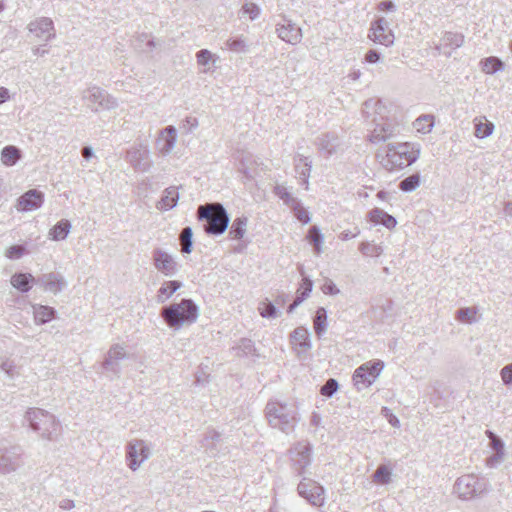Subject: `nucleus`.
<instances>
[{"instance_id": "nucleus-47", "label": "nucleus", "mask_w": 512, "mask_h": 512, "mask_svg": "<svg viewBox=\"0 0 512 512\" xmlns=\"http://www.w3.org/2000/svg\"><path fill=\"white\" fill-rule=\"evenodd\" d=\"M197 63L201 66L207 67L204 72H207L210 67L209 64L215 62L214 55L208 49H201L196 53Z\"/></svg>"}, {"instance_id": "nucleus-43", "label": "nucleus", "mask_w": 512, "mask_h": 512, "mask_svg": "<svg viewBox=\"0 0 512 512\" xmlns=\"http://www.w3.org/2000/svg\"><path fill=\"white\" fill-rule=\"evenodd\" d=\"M420 185V175L418 173L412 174L404 178L399 183L400 190L404 192H412L416 190Z\"/></svg>"}, {"instance_id": "nucleus-36", "label": "nucleus", "mask_w": 512, "mask_h": 512, "mask_svg": "<svg viewBox=\"0 0 512 512\" xmlns=\"http://www.w3.org/2000/svg\"><path fill=\"white\" fill-rule=\"evenodd\" d=\"M307 240L313 246L316 254H320L324 242V236L317 226H312L307 234Z\"/></svg>"}, {"instance_id": "nucleus-44", "label": "nucleus", "mask_w": 512, "mask_h": 512, "mask_svg": "<svg viewBox=\"0 0 512 512\" xmlns=\"http://www.w3.org/2000/svg\"><path fill=\"white\" fill-rule=\"evenodd\" d=\"M192 237H193V231H192L191 227L187 226L182 229L181 234H180V240H181V245H182L181 251L183 253H187V254L191 253L192 245H193Z\"/></svg>"}, {"instance_id": "nucleus-53", "label": "nucleus", "mask_w": 512, "mask_h": 512, "mask_svg": "<svg viewBox=\"0 0 512 512\" xmlns=\"http://www.w3.org/2000/svg\"><path fill=\"white\" fill-rule=\"evenodd\" d=\"M505 451H494V453L486 458V466L489 468H497L505 458Z\"/></svg>"}, {"instance_id": "nucleus-42", "label": "nucleus", "mask_w": 512, "mask_h": 512, "mask_svg": "<svg viewBox=\"0 0 512 512\" xmlns=\"http://www.w3.org/2000/svg\"><path fill=\"white\" fill-rule=\"evenodd\" d=\"M313 282L310 279H303L301 288L299 289L298 296L296 297L293 304H290V313L296 308L301 302H303L312 291Z\"/></svg>"}, {"instance_id": "nucleus-2", "label": "nucleus", "mask_w": 512, "mask_h": 512, "mask_svg": "<svg viewBox=\"0 0 512 512\" xmlns=\"http://www.w3.org/2000/svg\"><path fill=\"white\" fill-rule=\"evenodd\" d=\"M419 156L420 144L411 142L389 143L376 153V158L388 171L408 167L416 162Z\"/></svg>"}, {"instance_id": "nucleus-48", "label": "nucleus", "mask_w": 512, "mask_h": 512, "mask_svg": "<svg viewBox=\"0 0 512 512\" xmlns=\"http://www.w3.org/2000/svg\"><path fill=\"white\" fill-rule=\"evenodd\" d=\"M339 384L336 379L329 378L320 388L321 395L331 398L338 390Z\"/></svg>"}, {"instance_id": "nucleus-19", "label": "nucleus", "mask_w": 512, "mask_h": 512, "mask_svg": "<svg viewBox=\"0 0 512 512\" xmlns=\"http://www.w3.org/2000/svg\"><path fill=\"white\" fill-rule=\"evenodd\" d=\"M177 141V131L172 125H169L159 132L156 139V149L162 155H168L174 149Z\"/></svg>"}, {"instance_id": "nucleus-35", "label": "nucleus", "mask_w": 512, "mask_h": 512, "mask_svg": "<svg viewBox=\"0 0 512 512\" xmlns=\"http://www.w3.org/2000/svg\"><path fill=\"white\" fill-rule=\"evenodd\" d=\"M314 330L317 336L320 338L327 329V311L323 307H319L316 310L313 318Z\"/></svg>"}, {"instance_id": "nucleus-52", "label": "nucleus", "mask_w": 512, "mask_h": 512, "mask_svg": "<svg viewBox=\"0 0 512 512\" xmlns=\"http://www.w3.org/2000/svg\"><path fill=\"white\" fill-rule=\"evenodd\" d=\"M475 315H476V311L473 308H469V307L460 308L457 311V319L462 322H466V323L474 322Z\"/></svg>"}, {"instance_id": "nucleus-30", "label": "nucleus", "mask_w": 512, "mask_h": 512, "mask_svg": "<svg viewBox=\"0 0 512 512\" xmlns=\"http://www.w3.org/2000/svg\"><path fill=\"white\" fill-rule=\"evenodd\" d=\"M290 210L293 212L295 218L303 225L311 221L310 212L302 205V203L290 194Z\"/></svg>"}, {"instance_id": "nucleus-22", "label": "nucleus", "mask_w": 512, "mask_h": 512, "mask_svg": "<svg viewBox=\"0 0 512 512\" xmlns=\"http://www.w3.org/2000/svg\"><path fill=\"white\" fill-rule=\"evenodd\" d=\"M312 160L309 157L298 155L294 158L295 178L298 183L308 189Z\"/></svg>"}, {"instance_id": "nucleus-6", "label": "nucleus", "mask_w": 512, "mask_h": 512, "mask_svg": "<svg viewBox=\"0 0 512 512\" xmlns=\"http://www.w3.org/2000/svg\"><path fill=\"white\" fill-rule=\"evenodd\" d=\"M488 491V481L474 474L459 477L454 484V492L462 500H471Z\"/></svg>"}, {"instance_id": "nucleus-5", "label": "nucleus", "mask_w": 512, "mask_h": 512, "mask_svg": "<svg viewBox=\"0 0 512 512\" xmlns=\"http://www.w3.org/2000/svg\"><path fill=\"white\" fill-rule=\"evenodd\" d=\"M25 420L43 439L52 441L59 434L60 423L52 413L44 409L29 408L25 413Z\"/></svg>"}, {"instance_id": "nucleus-20", "label": "nucleus", "mask_w": 512, "mask_h": 512, "mask_svg": "<svg viewBox=\"0 0 512 512\" xmlns=\"http://www.w3.org/2000/svg\"><path fill=\"white\" fill-rule=\"evenodd\" d=\"M128 355L125 351L124 346L121 344H114L110 347L107 355L102 363V367L105 370L113 372L115 375H120V367L118 364L119 360L127 358Z\"/></svg>"}, {"instance_id": "nucleus-10", "label": "nucleus", "mask_w": 512, "mask_h": 512, "mask_svg": "<svg viewBox=\"0 0 512 512\" xmlns=\"http://www.w3.org/2000/svg\"><path fill=\"white\" fill-rule=\"evenodd\" d=\"M312 446L308 441H300L290 449V462L299 476L306 473L312 461Z\"/></svg>"}, {"instance_id": "nucleus-64", "label": "nucleus", "mask_w": 512, "mask_h": 512, "mask_svg": "<svg viewBox=\"0 0 512 512\" xmlns=\"http://www.w3.org/2000/svg\"><path fill=\"white\" fill-rule=\"evenodd\" d=\"M59 507L63 510H71L75 507V502L71 499H63L60 501Z\"/></svg>"}, {"instance_id": "nucleus-50", "label": "nucleus", "mask_w": 512, "mask_h": 512, "mask_svg": "<svg viewBox=\"0 0 512 512\" xmlns=\"http://www.w3.org/2000/svg\"><path fill=\"white\" fill-rule=\"evenodd\" d=\"M260 315L264 318H275L278 316V310L270 302H262L258 308Z\"/></svg>"}, {"instance_id": "nucleus-57", "label": "nucleus", "mask_w": 512, "mask_h": 512, "mask_svg": "<svg viewBox=\"0 0 512 512\" xmlns=\"http://www.w3.org/2000/svg\"><path fill=\"white\" fill-rule=\"evenodd\" d=\"M1 370L6 373L10 378H13L16 374V366L13 361L5 360L1 364Z\"/></svg>"}, {"instance_id": "nucleus-16", "label": "nucleus", "mask_w": 512, "mask_h": 512, "mask_svg": "<svg viewBox=\"0 0 512 512\" xmlns=\"http://www.w3.org/2000/svg\"><path fill=\"white\" fill-rule=\"evenodd\" d=\"M369 38L379 44L390 46L394 42V34L389 29L388 21L381 17L371 23Z\"/></svg>"}, {"instance_id": "nucleus-17", "label": "nucleus", "mask_w": 512, "mask_h": 512, "mask_svg": "<svg viewBox=\"0 0 512 512\" xmlns=\"http://www.w3.org/2000/svg\"><path fill=\"white\" fill-rule=\"evenodd\" d=\"M27 29L30 33L34 34L36 38L45 42L53 39L56 35L54 23L52 19L48 17H39L31 21Z\"/></svg>"}, {"instance_id": "nucleus-55", "label": "nucleus", "mask_w": 512, "mask_h": 512, "mask_svg": "<svg viewBox=\"0 0 512 512\" xmlns=\"http://www.w3.org/2000/svg\"><path fill=\"white\" fill-rule=\"evenodd\" d=\"M25 252V248L22 245H13L10 246L6 252L5 256L9 259H19Z\"/></svg>"}, {"instance_id": "nucleus-29", "label": "nucleus", "mask_w": 512, "mask_h": 512, "mask_svg": "<svg viewBox=\"0 0 512 512\" xmlns=\"http://www.w3.org/2000/svg\"><path fill=\"white\" fill-rule=\"evenodd\" d=\"M32 308L34 321L38 325L50 322L52 319H54L56 314V310L50 306L34 304L32 305Z\"/></svg>"}, {"instance_id": "nucleus-8", "label": "nucleus", "mask_w": 512, "mask_h": 512, "mask_svg": "<svg viewBox=\"0 0 512 512\" xmlns=\"http://www.w3.org/2000/svg\"><path fill=\"white\" fill-rule=\"evenodd\" d=\"M82 100L94 112L112 110L118 106L117 99L98 86L85 89L82 92Z\"/></svg>"}, {"instance_id": "nucleus-13", "label": "nucleus", "mask_w": 512, "mask_h": 512, "mask_svg": "<svg viewBox=\"0 0 512 512\" xmlns=\"http://www.w3.org/2000/svg\"><path fill=\"white\" fill-rule=\"evenodd\" d=\"M266 416L272 428L286 432L288 427V410L285 404L277 401L268 402L266 405Z\"/></svg>"}, {"instance_id": "nucleus-25", "label": "nucleus", "mask_w": 512, "mask_h": 512, "mask_svg": "<svg viewBox=\"0 0 512 512\" xmlns=\"http://www.w3.org/2000/svg\"><path fill=\"white\" fill-rule=\"evenodd\" d=\"M319 150L326 156L334 154L340 145L338 136L334 132L325 133L318 137Z\"/></svg>"}, {"instance_id": "nucleus-3", "label": "nucleus", "mask_w": 512, "mask_h": 512, "mask_svg": "<svg viewBox=\"0 0 512 512\" xmlns=\"http://www.w3.org/2000/svg\"><path fill=\"white\" fill-rule=\"evenodd\" d=\"M160 315L169 328L179 330L197 321L199 308L192 299H182L179 303L162 307Z\"/></svg>"}, {"instance_id": "nucleus-51", "label": "nucleus", "mask_w": 512, "mask_h": 512, "mask_svg": "<svg viewBox=\"0 0 512 512\" xmlns=\"http://www.w3.org/2000/svg\"><path fill=\"white\" fill-rule=\"evenodd\" d=\"M360 251L362 254L370 257H378L382 254L383 249L381 246L373 245L370 243H361L360 245Z\"/></svg>"}, {"instance_id": "nucleus-63", "label": "nucleus", "mask_w": 512, "mask_h": 512, "mask_svg": "<svg viewBox=\"0 0 512 512\" xmlns=\"http://www.w3.org/2000/svg\"><path fill=\"white\" fill-rule=\"evenodd\" d=\"M378 10L384 11V12L395 11L396 10V5L392 1H390V0L381 1L378 4Z\"/></svg>"}, {"instance_id": "nucleus-40", "label": "nucleus", "mask_w": 512, "mask_h": 512, "mask_svg": "<svg viewBox=\"0 0 512 512\" xmlns=\"http://www.w3.org/2000/svg\"><path fill=\"white\" fill-rule=\"evenodd\" d=\"M434 126V116L430 114H424L419 116L415 122L414 127L418 132L429 133Z\"/></svg>"}, {"instance_id": "nucleus-37", "label": "nucleus", "mask_w": 512, "mask_h": 512, "mask_svg": "<svg viewBox=\"0 0 512 512\" xmlns=\"http://www.w3.org/2000/svg\"><path fill=\"white\" fill-rule=\"evenodd\" d=\"M20 156V150L12 145L4 147L1 152V160L6 166L14 165L20 159Z\"/></svg>"}, {"instance_id": "nucleus-9", "label": "nucleus", "mask_w": 512, "mask_h": 512, "mask_svg": "<svg viewBox=\"0 0 512 512\" xmlns=\"http://www.w3.org/2000/svg\"><path fill=\"white\" fill-rule=\"evenodd\" d=\"M383 368L384 363L380 360L362 364L353 374L354 385L358 390L368 388L375 382Z\"/></svg>"}, {"instance_id": "nucleus-49", "label": "nucleus", "mask_w": 512, "mask_h": 512, "mask_svg": "<svg viewBox=\"0 0 512 512\" xmlns=\"http://www.w3.org/2000/svg\"><path fill=\"white\" fill-rule=\"evenodd\" d=\"M486 436L489 438V447L493 451H505L504 441L491 430H486Z\"/></svg>"}, {"instance_id": "nucleus-41", "label": "nucleus", "mask_w": 512, "mask_h": 512, "mask_svg": "<svg viewBox=\"0 0 512 512\" xmlns=\"http://www.w3.org/2000/svg\"><path fill=\"white\" fill-rule=\"evenodd\" d=\"M220 433L215 430H208L202 440V447L209 451L211 455H215V443L220 440Z\"/></svg>"}, {"instance_id": "nucleus-1", "label": "nucleus", "mask_w": 512, "mask_h": 512, "mask_svg": "<svg viewBox=\"0 0 512 512\" xmlns=\"http://www.w3.org/2000/svg\"><path fill=\"white\" fill-rule=\"evenodd\" d=\"M385 107L379 99H368L363 103V114L365 118L372 116L373 129L369 135V140L373 144H378L390 140L400 134L402 125L394 118L383 114Z\"/></svg>"}, {"instance_id": "nucleus-7", "label": "nucleus", "mask_w": 512, "mask_h": 512, "mask_svg": "<svg viewBox=\"0 0 512 512\" xmlns=\"http://www.w3.org/2000/svg\"><path fill=\"white\" fill-rule=\"evenodd\" d=\"M151 456L152 445L146 440L133 438L125 445V461L127 467L133 472L137 471Z\"/></svg>"}, {"instance_id": "nucleus-18", "label": "nucleus", "mask_w": 512, "mask_h": 512, "mask_svg": "<svg viewBox=\"0 0 512 512\" xmlns=\"http://www.w3.org/2000/svg\"><path fill=\"white\" fill-rule=\"evenodd\" d=\"M44 193L37 189H30L17 199L15 208L18 212H29L42 206Z\"/></svg>"}, {"instance_id": "nucleus-28", "label": "nucleus", "mask_w": 512, "mask_h": 512, "mask_svg": "<svg viewBox=\"0 0 512 512\" xmlns=\"http://www.w3.org/2000/svg\"><path fill=\"white\" fill-rule=\"evenodd\" d=\"M179 200L177 187L171 186L164 190L161 199L157 203L159 210L167 211L174 208Z\"/></svg>"}, {"instance_id": "nucleus-32", "label": "nucleus", "mask_w": 512, "mask_h": 512, "mask_svg": "<svg viewBox=\"0 0 512 512\" xmlns=\"http://www.w3.org/2000/svg\"><path fill=\"white\" fill-rule=\"evenodd\" d=\"M181 286L182 283L176 280L164 282L158 290L157 302H166Z\"/></svg>"}, {"instance_id": "nucleus-27", "label": "nucleus", "mask_w": 512, "mask_h": 512, "mask_svg": "<svg viewBox=\"0 0 512 512\" xmlns=\"http://www.w3.org/2000/svg\"><path fill=\"white\" fill-rule=\"evenodd\" d=\"M10 283L18 291L26 293L37 283V279L30 273L17 272L11 276Z\"/></svg>"}, {"instance_id": "nucleus-15", "label": "nucleus", "mask_w": 512, "mask_h": 512, "mask_svg": "<svg viewBox=\"0 0 512 512\" xmlns=\"http://www.w3.org/2000/svg\"><path fill=\"white\" fill-rule=\"evenodd\" d=\"M153 264L157 271L167 277H173L178 272V264L174 258L164 250L156 248L152 252Z\"/></svg>"}, {"instance_id": "nucleus-31", "label": "nucleus", "mask_w": 512, "mask_h": 512, "mask_svg": "<svg viewBox=\"0 0 512 512\" xmlns=\"http://www.w3.org/2000/svg\"><path fill=\"white\" fill-rule=\"evenodd\" d=\"M71 230V223L67 219H62L57 222L54 227L49 231L50 239L54 241H60L67 238Z\"/></svg>"}, {"instance_id": "nucleus-59", "label": "nucleus", "mask_w": 512, "mask_h": 512, "mask_svg": "<svg viewBox=\"0 0 512 512\" xmlns=\"http://www.w3.org/2000/svg\"><path fill=\"white\" fill-rule=\"evenodd\" d=\"M301 37H302L301 29L299 27H294L290 23V44L291 45L297 44L298 42H300Z\"/></svg>"}, {"instance_id": "nucleus-23", "label": "nucleus", "mask_w": 512, "mask_h": 512, "mask_svg": "<svg viewBox=\"0 0 512 512\" xmlns=\"http://www.w3.org/2000/svg\"><path fill=\"white\" fill-rule=\"evenodd\" d=\"M37 284H39L45 291H49L54 294L59 293L66 286L64 278L56 272L41 275L37 278Z\"/></svg>"}, {"instance_id": "nucleus-24", "label": "nucleus", "mask_w": 512, "mask_h": 512, "mask_svg": "<svg viewBox=\"0 0 512 512\" xmlns=\"http://www.w3.org/2000/svg\"><path fill=\"white\" fill-rule=\"evenodd\" d=\"M290 342L294 345L293 349L298 356H301L302 353H306L312 346L310 333L308 329L304 327H298L290 334Z\"/></svg>"}, {"instance_id": "nucleus-61", "label": "nucleus", "mask_w": 512, "mask_h": 512, "mask_svg": "<svg viewBox=\"0 0 512 512\" xmlns=\"http://www.w3.org/2000/svg\"><path fill=\"white\" fill-rule=\"evenodd\" d=\"M365 60L368 63H378L381 60V53L377 50L371 49L365 54Z\"/></svg>"}, {"instance_id": "nucleus-33", "label": "nucleus", "mask_w": 512, "mask_h": 512, "mask_svg": "<svg viewBox=\"0 0 512 512\" xmlns=\"http://www.w3.org/2000/svg\"><path fill=\"white\" fill-rule=\"evenodd\" d=\"M481 69L486 74H494L503 71L505 68L504 62L495 56H490L483 59L481 62Z\"/></svg>"}, {"instance_id": "nucleus-21", "label": "nucleus", "mask_w": 512, "mask_h": 512, "mask_svg": "<svg viewBox=\"0 0 512 512\" xmlns=\"http://www.w3.org/2000/svg\"><path fill=\"white\" fill-rule=\"evenodd\" d=\"M464 43V35L458 32H445L441 37L438 45L435 49L444 54L445 56H451V51L461 47Z\"/></svg>"}, {"instance_id": "nucleus-62", "label": "nucleus", "mask_w": 512, "mask_h": 512, "mask_svg": "<svg viewBox=\"0 0 512 512\" xmlns=\"http://www.w3.org/2000/svg\"><path fill=\"white\" fill-rule=\"evenodd\" d=\"M275 194L279 196L284 202V204H288V188L284 185H277L275 187Z\"/></svg>"}, {"instance_id": "nucleus-4", "label": "nucleus", "mask_w": 512, "mask_h": 512, "mask_svg": "<svg viewBox=\"0 0 512 512\" xmlns=\"http://www.w3.org/2000/svg\"><path fill=\"white\" fill-rule=\"evenodd\" d=\"M199 221H205L204 231L210 235H221L228 228L230 217L221 203L200 205L197 209Z\"/></svg>"}, {"instance_id": "nucleus-38", "label": "nucleus", "mask_w": 512, "mask_h": 512, "mask_svg": "<svg viewBox=\"0 0 512 512\" xmlns=\"http://www.w3.org/2000/svg\"><path fill=\"white\" fill-rule=\"evenodd\" d=\"M474 128H475V132H474V135L479 138V139H484L488 136H490L493 131H494V124L490 121H482V120H478V119H475L474 121Z\"/></svg>"}, {"instance_id": "nucleus-46", "label": "nucleus", "mask_w": 512, "mask_h": 512, "mask_svg": "<svg viewBox=\"0 0 512 512\" xmlns=\"http://www.w3.org/2000/svg\"><path fill=\"white\" fill-rule=\"evenodd\" d=\"M226 46L235 53H245L248 51V45L242 37L229 38L226 41Z\"/></svg>"}, {"instance_id": "nucleus-34", "label": "nucleus", "mask_w": 512, "mask_h": 512, "mask_svg": "<svg viewBox=\"0 0 512 512\" xmlns=\"http://www.w3.org/2000/svg\"><path fill=\"white\" fill-rule=\"evenodd\" d=\"M248 224L247 217H238L233 222L229 229V236L232 239L239 240L242 239L246 233V228Z\"/></svg>"}, {"instance_id": "nucleus-45", "label": "nucleus", "mask_w": 512, "mask_h": 512, "mask_svg": "<svg viewBox=\"0 0 512 512\" xmlns=\"http://www.w3.org/2000/svg\"><path fill=\"white\" fill-rule=\"evenodd\" d=\"M233 349L236 350V354L239 356L252 355L256 351L253 341L247 338H242Z\"/></svg>"}, {"instance_id": "nucleus-11", "label": "nucleus", "mask_w": 512, "mask_h": 512, "mask_svg": "<svg viewBox=\"0 0 512 512\" xmlns=\"http://www.w3.org/2000/svg\"><path fill=\"white\" fill-rule=\"evenodd\" d=\"M299 496L306 499L311 505L320 507L324 504V488L318 482L303 477L297 486Z\"/></svg>"}, {"instance_id": "nucleus-58", "label": "nucleus", "mask_w": 512, "mask_h": 512, "mask_svg": "<svg viewBox=\"0 0 512 512\" xmlns=\"http://www.w3.org/2000/svg\"><path fill=\"white\" fill-rule=\"evenodd\" d=\"M500 374L505 385H512V363L504 366Z\"/></svg>"}, {"instance_id": "nucleus-12", "label": "nucleus", "mask_w": 512, "mask_h": 512, "mask_svg": "<svg viewBox=\"0 0 512 512\" xmlns=\"http://www.w3.org/2000/svg\"><path fill=\"white\" fill-rule=\"evenodd\" d=\"M128 162L133 168L140 172H147L152 167L150 152L146 145L136 144L127 151L126 156Z\"/></svg>"}, {"instance_id": "nucleus-60", "label": "nucleus", "mask_w": 512, "mask_h": 512, "mask_svg": "<svg viewBox=\"0 0 512 512\" xmlns=\"http://www.w3.org/2000/svg\"><path fill=\"white\" fill-rule=\"evenodd\" d=\"M383 414L387 417V420L389 424L393 427H399L400 421L393 413L390 412V410L387 407L382 408Z\"/></svg>"}, {"instance_id": "nucleus-39", "label": "nucleus", "mask_w": 512, "mask_h": 512, "mask_svg": "<svg viewBox=\"0 0 512 512\" xmlns=\"http://www.w3.org/2000/svg\"><path fill=\"white\" fill-rule=\"evenodd\" d=\"M391 476H392L391 469L388 466L381 464L377 467L376 471L373 473L372 480L375 483L386 485L391 482Z\"/></svg>"}, {"instance_id": "nucleus-56", "label": "nucleus", "mask_w": 512, "mask_h": 512, "mask_svg": "<svg viewBox=\"0 0 512 512\" xmlns=\"http://www.w3.org/2000/svg\"><path fill=\"white\" fill-rule=\"evenodd\" d=\"M321 290L324 294L327 295H337L340 293V290L338 289L336 284L330 279L325 280L321 287Z\"/></svg>"}, {"instance_id": "nucleus-26", "label": "nucleus", "mask_w": 512, "mask_h": 512, "mask_svg": "<svg viewBox=\"0 0 512 512\" xmlns=\"http://www.w3.org/2000/svg\"><path fill=\"white\" fill-rule=\"evenodd\" d=\"M368 219L372 223L376 225L381 224L387 229H392L397 225V220L394 216L377 207L369 211Z\"/></svg>"}, {"instance_id": "nucleus-54", "label": "nucleus", "mask_w": 512, "mask_h": 512, "mask_svg": "<svg viewBox=\"0 0 512 512\" xmlns=\"http://www.w3.org/2000/svg\"><path fill=\"white\" fill-rule=\"evenodd\" d=\"M242 12L248 15L250 20H255L260 14V8L254 3H246L242 7Z\"/></svg>"}, {"instance_id": "nucleus-14", "label": "nucleus", "mask_w": 512, "mask_h": 512, "mask_svg": "<svg viewBox=\"0 0 512 512\" xmlns=\"http://www.w3.org/2000/svg\"><path fill=\"white\" fill-rule=\"evenodd\" d=\"M23 465L22 453L16 447L0 448V474L16 472Z\"/></svg>"}]
</instances>
